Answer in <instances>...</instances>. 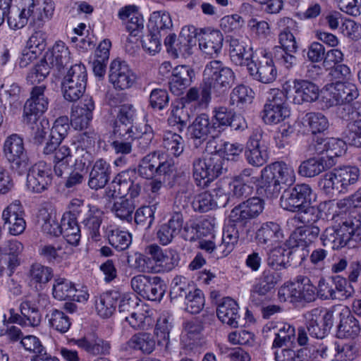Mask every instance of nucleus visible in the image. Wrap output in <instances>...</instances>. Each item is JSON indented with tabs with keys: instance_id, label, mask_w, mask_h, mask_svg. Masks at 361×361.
<instances>
[{
	"instance_id": "obj_1",
	"label": "nucleus",
	"mask_w": 361,
	"mask_h": 361,
	"mask_svg": "<svg viewBox=\"0 0 361 361\" xmlns=\"http://www.w3.org/2000/svg\"><path fill=\"white\" fill-rule=\"evenodd\" d=\"M287 164L284 162L273 163L262 170L261 177L256 188L258 197L263 199H274L279 196L280 183L286 184L289 180Z\"/></svg>"
},
{
	"instance_id": "obj_2",
	"label": "nucleus",
	"mask_w": 361,
	"mask_h": 361,
	"mask_svg": "<svg viewBox=\"0 0 361 361\" xmlns=\"http://www.w3.org/2000/svg\"><path fill=\"white\" fill-rule=\"evenodd\" d=\"M226 160L218 153L195 158L192 161V176L197 186L204 188L226 171Z\"/></svg>"
},
{
	"instance_id": "obj_3",
	"label": "nucleus",
	"mask_w": 361,
	"mask_h": 361,
	"mask_svg": "<svg viewBox=\"0 0 361 361\" xmlns=\"http://www.w3.org/2000/svg\"><path fill=\"white\" fill-rule=\"evenodd\" d=\"M325 236L332 243L334 249L355 247V243L361 241V214L351 215L337 228L326 229Z\"/></svg>"
},
{
	"instance_id": "obj_4",
	"label": "nucleus",
	"mask_w": 361,
	"mask_h": 361,
	"mask_svg": "<svg viewBox=\"0 0 361 361\" xmlns=\"http://www.w3.org/2000/svg\"><path fill=\"white\" fill-rule=\"evenodd\" d=\"M205 82L212 85V92L219 96L231 87L235 80L233 71L224 66L219 60H213L208 63L204 71Z\"/></svg>"
},
{
	"instance_id": "obj_5",
	"label": "nucleus",
	"mask_w": 361,
	"mask_h": 361,
	"mask_svg": "<svg viewBox=\"0 0 361 361\" xmlns=\"http://www.w3.org/2000/svg\"><path fill=\"white\" fill-rule=\"evenodd\" d=\"M135 171V169L126 170L118 173L106 191L107 196L114 197L118 195H128L131 199L138 197L142 192V187L141 182L136 180Z\"/></svg>"
},
{
	"instance_id": "obj_6",
	"label": "nucleus",
	"mask_w": 361,
	"mask_h": 361,
	"mask_svg": "<svg viewBox=\"0 0 361 361\" xmlns=\"http://www.w3.org/2000/svg\"><path fill=\"white\" fill-rule=\"evenodd\" d=\"M312 190L307 184L295 186V222L314 223L317 220L316 209L311 206Z\"/></svg>"
},
{
	"instance_id": "obj_7",
	"label": "nucleus",
	"mask_w": 361,
	"mask_h": 361,
	"mask_svg": "<svg viewBox=\"0 0 361 361\" xmlns=\"http://www.w3.org/2000/svg\"><path fill=\"white\" fill-rule=\"evenodd\" d=\"M133 290L149 300H160L166 290L164 281L159 276L137 275L131 279Z\"/></svg>"
},
{
	"instance_id": "obj_8",
	"label": "nucleus",
	"mask_w": 361,
	"mask_h": 361,
	"mask_svg": "<svg viewBox=\"0 0 361 361\" xmlns=\"http://www.w3.org/2000/svg\"><path fill=\"white\" fill-rule=\"evenodd\" d=\"M4 154L11 163L12 168L18 170V173L25 172L30 165L29 158L24 149L23 139L16 134H13L6 140L4 145Z\"/></svg>"
},
{
	"instance_id": "obj_9",
	"label": "nucleus",
	"mask_w": 361,
	"mask_h": 361,
	"mask_svg": "<svg viewBox=\"0 0 361 361\" xmlns=\"http://www.w3.org/2000/svg\"><path fill=\"white\" fill-rule=\"evenodd\" d=\"M264 205V200L258 197L248 198L231 210V220L246 228L250 220L257 218L262 212Z\"/></svg>"
},
{
	"instance_id": "obj_10",
	"label": "nucleus",
	"mask_w": 361,
	"mask_h": 361,
	"mask_svg": "<svg viewBox=\"0 0 361 361\" xmlns=\"http://www.w3.org/2000/svg\"><path fill=\"white\" fill-rule=\"evenodd\" d=\"M51 181V166L45 161L36 163L28 171L27 187L33 192L40 193L46 190Z\"/></svg>"
},
{
	"instance_id": "obj_11",
	"label": "nucleus",
	"mask_w": 361,
	"mask_h": 361,
	"mask_svg": "<svg viewBox=\"0 0 361 361\" xmlns=\"http://www.w3.org/2000/svg\"><path fill=\"white\" fill-rule=\"evenodd\" d=\"M83 202L75 199L71 202L72 207L82 206L83 211L86 212L81 224L91 239L95 242L100 240L101 235L99 228L102 222V212L97 207L92 204L83 205Z\"/></svg>"
},
{
	"instance_id": "obj_12",
	"label": "nucleus",
	"mask_w": 361,
	"mask_h": 361,
	"mask_svg": "<svg viewBox=\"0 0 361 361\" xmlns=\"http://www.w3.org/2000/svg\"><path fill=\"white\" fill-rule=\"evenodd\" d=\"M311 224H302L295 229V254L302 262L308 256L310 246L317 238L319 228Z\"/></svg>"
},
{
	"instance_id": "obj_13",
	"label": "nucleus",
	"mask_w": 361,
	"mask_h": 361,
	"mask_svg": "<svg viewBox=\"0 0 361 361\" xmlns=\"http://www.w3.org/2000/svg\"><path fill=\"white\" fill-rule=\"evenodd\" d=\"M279 46L274 48V58L287 69L293 63V34L289 26L285 27L279 35Z\"/></svg>"
},
{
	"instance_id": "obj_14",
	"label": "nucleus",
	"mask_w": 361,
	"mask_h": 361,
	"mask_svg": "<svg viewBox=\"0 0 361 361\" xmlns=\"http://www.w3.org/2000/svg\"><path fill=\"white\" fill-rule=\"evenodd\" d=\"M214 127L209 116L202 114L197 116L188 126L187 136L189 140L192 141L195 147H199L207 140L209 135L213 134V137L217 135Z\"/></svg>"
},
{
	"instance_id": "obj_15",
	"label": "nucleus",
	"mask_w": 361,
	"mask_h": 361,
	"mask_svg": "<svg viewBox=\"0 0 361 361\" xmlns=\"http://www.w3.org/2000/svg\"><path fill=\"white\" fill-rule=\"evenodd\" d=\"M247 70L255 80L264 84L273 82L277 76V71L271 59L265 56L255 59L248 63Z\"/></svg>"
},
{
	"instance_id": "obj_16",
	"label": "nucleus",
	"mask_w": 361,
	"mask_h": 361,
	"mask_svg": "<svg viewBox=\"0 0 361 361\" xmlns=\"http://www.w3.org/2000/svg\"><path fill=\"white\" fill-rule=\"evenodd\" d=\"M23 216V205L19 200H15L3 210L1 219L9 233L13 235H18L23 233L26 227Z\"/></svg>"
},
{
	"instance_id": "obj_17",
	"label": "nucleus",
	"mask_w": 361,
	"mask_h": 361,
	"mask_svg": "<svg viewBox=\"0 0 361 361\" xmlns=\"http://www.w3.org/2000/svg\"><path fill=\"white\" fill-rule=\"evenodd\" d=\"M43 85L32 87L30 98L25 104L23 114L27 122H35L44 113L49 104L48 98L44 94Z\"/></svg>"
},
{
	"instance_id": "obj_18",
	"label": "nucleus",
	"mask_w": 361,
	"mask_h": 361,
	"mask_svg": "<svg viewBox=\"0 0 361 361\" xmlns=\"http://www.w3.org/2000/svg\"><path fill=\"white\" fill-rule=\"evenodd\" d=\"M146 252L150 255L152 262H154V269L159 271H169L178 266L179 262L178 254L173 250H162L161 247L153 244L146 248Z\"/></svg>"
},
{
	"instance_id": "obj_19",
	"label": "nucleus",
	"mask_w": 361,
	"mask_h": 361,
	"mask_svg": "<svg viewBox=\"0 0 361 361\" xmlns=\"http://www.w3.org/2000/svg\"><path fill=\"white\" fill-rule=\"evenodd\" d=\"M109 81L116 90H123L132 87L135 76L126 62L114 60L109 69Z\"/></svg>"
},
{
	"instance_id": "obj_20",
	"label": "nucleus",
	"mask_w": 361,
	"mask_h": 361,
	"mask_svg": "<svg viewBox=\"0 0 361 361\" xmlns=\"http://www.w3.org/2000/svg\"><path fill=\"white\" fill-rule=\"evenodd\" d=\"M199 47L204 58L215 59L220 54L224 36L219 30L203 32L198 35Z\"/></svg>"
},
{
	"instance_id": "obj_21",
	"label": "nucleus",
	"mask_w": 361,
	"mask_h": 361,
	"mask_svg": "<svg viewBox=\"0 0 361 361\" xmlns=\"http://www.w3.org/2000/svg\"><path fill=\"white\" fill-rule=\"evenodd\" d=\"M262 136V130L260 128H256L252 132L247 142L245 155L247 162L254 166H261L267 160L266 152L261 149L260 142Z\"/></svg>"
},
{
	"instance_id": "obj_22",
	"label": "nucleus",
	"mask_w": 361,
	"mask_h": 361,
	"mask_svg": "<svg viewBox=\"0 0 361 361\" xmlns=\"http://www.w3.org/2000/svg\"><path fill=\"white\" fill-rule=\"evenodd\" d=\"M195 73L192 68L186 65L176 66L171 72L169 87L170 91L175 95L182 94L184 90L189 87Z\"/></svg>"
},
{
	"instance_id": "obj_23",
	"label": "nucleus",
	"mask_w": 361,
	"mask_h": 361,
	"mask_svg": "<svg viewBox=\"0 0 361 361\" xmlns=\"http://www.w3.org/2000/svg\"><path fill=\"white\" fill-rule=\"evenodd\" d=\"M197 37V30L194 26L183 27L170 54L174 58H188L191 56Z\"/></svg>"
},
{
	"instance_id": "obj_24",
	"label": "nucleus",
	"mask_w": 361,
	"mask_h": 361,
	"mask_svg": "<svg viewBox=\"0 0 361 361\" xmlns=\"http://www.w3.org/2000/svg\"><path fill=\"white\" fill-rule=\"evenodd\" d=\"M288 240L284 244V247L279 246L274 247L268 252L267 264L274 269H281L290 266L289 257L292 254L291 238L293 236V231L288 228L286 233Z\"/></svg>"
},
{
	"instance_id": "obj_25",
	"label": "nucleus",
	"mask_w": 361,
	"mask_h": 361,
	"mask_svg": "<svg viewBox=\"0 0 361 361\" xmlns=\"http://www.w3.org/2000/svg\"><path fill=\"white\" fill-rule=\"evenodd\" d=\"M137 110L131 104H123L118 106L116 118L113 123V130L120 131H137L135 126L137 120Z\"/></svg>"
},
{
	"instance_id": "obj_26",
	"label": "nucleus",
	"mask_w": 361,
	"mask_h": 361,
	"mask_svg": "<svg viewBox=\"0 0 361 361\" xmlns=\"http://www.w3.org/2000/svg\"><path fill=\"white\" fill-rule=\"evenodd\" d=\"M72 342L87 353L93 355H106L110 353L111 344L96 334H89Z\"/></svg>"
},
{
	"instance_id": "obj_27",
	"label": "nucleus",
	"mask_w": 361,
	"mask_h": 361,
	"mask_svg": "<svg viewBox=\"0 0 361 361\" xmlns=\"http://www.w3.org/2000/svg\"><path fill=\"white\" fill-rule=\"evenodd\" d=\"M247 230L240 224L231 221L227 224L223 231L221 243L219 245V253L221 257L228 255L233 249L240 236L244 238L243 234Z\"/></svg>"
},
{
	"instance_id": "obj_28",
	"label": "nucleus",
	"mask_w": 361,
	"mask_h": 361,
	"mask_svg": "<svg viewBox=\"0 0 361 361\" xmlns=\"http://www.w3.org/2000/svg\"><path fill=\"white\" fill-rule=\"evenodd\" d=\"M111 166L104 159L94 162L89 174L88 186L94 190L104 188L110 180Z\"/></svg>"
},
{
	"instance_id": "obj_29",
	"label": "nucleus",
	"mask_w": 361,
	"mask_h": 361,
	"mask_svg": "<svg viewBox=\"0 0 361 361\" xmlns=\"http://www.w3.org/2000/svg\"><path fill=\"white\" fill-rule=\"evenodd\" d=\"M216 314L219 320L231 327L237 328L242 325L243 319L239 314L237 302L231 298H225L216 309Z\"/></svg>"
},
{
	"instance_id": "obj_30",
	"label": "nucleus",
	"mask_w": 361,
	"mask_h": 361,
	"mask_svg": "<svg viewBox=\"0 0 361 361\" xmlns=\"http://www.w3.org/2000/svg\"><path fill=\"white\" fill-rule=\"evenodd\" d=\"M228 42L231 61L236 66L247 67L255 58L252 49L236 38L231 37Z\"/></svg>"
},
{
	"instance_id": "obj_31",
	"label": "nucleus",
	"mask_w": 361,
	"mask_h": 361,
	"mask_svg": "<svg viewBox=\"0 0 361 361\" xmlns=\"http://www.w3.org/2000/svg\"><path fill=\"white\" fill-rule=\"evenodd\" d=\"M359 95L357 86L350 82L337 81L334 84V89L331 92V98L329 99L331 106L343 104V102H351Z\"/></svg>"
},
{
	"instance_id": "obj_32",
	"label": "nucleus",
	"mask_w": 361,
	"mask_h": 361,
	"mask_svg": "<svg viewBox=\"0 0 361 361\" xmlns=\"http://www.w3.org/2000/svg\"><path fill=\"white\" fill-rule=\"evenodd\" d=\"M32 10L29 14L30 24L37 28L42 27L53 16L54 6L51 0H44L42 5H37L33 1L27 6Z\"/></svg>"
},
{
	"instance_id": "obj_33",
	"label": "nucleus",
	"mask_w": 361,
	"mask_h": 361,
	"mask_svg": "<svg viewBox=\"0 0 361 361\" xmlns=\"http://www.w3.org/2000/svg\"><path fill=\"white\" fill-rule=\"evenodd\" d=\"M42 59L50 66V68L55 67L60 71L69 63L70 51L64 42L59 41L50 51L46 53Z\"/></svg>"
},
{
	"instance_id": "obj_34",
	"label": "nucleus",
	"mask_w": 361,
	"mask_h": 361,
	"mask_svg": "<svg viewBox=\"0 0 361 361\" xmlns=\"http://www.w3.org/2000/svg\"><path fill=\"white\" fill-rule=\"evenodd\" d=\"M211 84L203 80L200 87H190L180 101L183 104L196 102L200 106L207 107L211 101Z\"/></svg>"
},
{
	"instance_id": "obj_35",
	"label": "nucleus",
	"mask_w": 361,
	"mask_h": 361,
	"mask_svg": "<svg viewBox=\"0 0 361 361\" xmlns=\"http://www.w3.org/2000/svg\"><path fill=\"white\" fill-rule=\"evenodd\" d=\"M340 322L338 326L339 337L355 338L361 331L359 321L347 309L339 312Z\"/></svg>"
},
{
	"instance_id": "obj_36",
	"label": "nucleus",
	"mask_w": 361,
	"mask_h": 361,
	"mask_svg": "<svg viewBox=\"0 0 361 361\" xmlns=\"http://www.w3.org/2000/svg\"><path fill=\"white\" fill-rule=\"evenodd\" d=\"M335 164L336 161L326 160L324 157L318 159L310 158L301 163L298 168V173L304 177H314L331 169Z\"/></svg>"
},
{
	"instance_id": "obj_37",
	"label": "nucleus",
	"mask_w": 361,
	"mask_h": 361,
	"mask_svg": "<svg viewBox=\"0 0 361 361\" xmlns=\"http://www.w3.org/2000/svg\"><path fill=\"white\" fill-rule=\"evenodd\" d=\"M295 303L304 305L315 299V288L311 283L309 278L303 276H298L295 282Z\"/></svg>"
},
{
	"instance_id": "obj_38",
	"label": "nucleus",
	"mask_w": 361,
	"mask_h": 361,
	"mask_svg": "<svg viewBox=\"0 0 361 361\" xmlns=\"http://www.w3.org/2000/svg\"><path fill=\"white\" fill-rule=\"evenodd\" d=\"M173 27L171 16L166 11H154L149 17L147 24V30H153L155 33L164 37Z\"/></svg>"
},
{
	"instance_id": "obj_39",
	"label": "nucleus",
	"mask_w": 361,
	"mask_h": 361,
	"mask_svg": "<svg viewBox=\"0 0 361 361\" xmlns=\"http://www.w3.org/2000/svg\"><path fill=\"white\" fill-rule=\"evenodd\" d=\"M319 96V89L307 80H295V103L311 102Z\"/></svg>"
},
{
	"instance_id": "obj_40",
	"label": "nucleus",
	"mask_w": 361,
	"mask_h": 361,
	"mask_svg": "<svg viewBox=\"0 0 361 361\" xmlns=\"http://www.w3.org/2000/svg\"><path fill=\"white\" fill-rule=\"evenodd\" d=\"M127 343L130 348L140 350L145 355L151 354L154 350L156 346V341L153 336L146 332L134 334Z\"/></svg>"
},
{
	"instance_id": "obj_41",
	"label": "nucleus",
	"mask_w": 361,
	"mask_h": 361,
	"mask_svg": "<svg viewBox=\"0 0 361 361\" xmlns=\"http://www.w3.org/2000/svg\"><path fill=\"white\" fill-rule=\"evenodd\" d=\"M283 334L285 332L282 331L277 334L273 343L274 348L285 347L275 352L276 361H293L291 336L290 334L283 336Z\"/></svg>"
},
{
	"instance_id": "obj_42",
	"label": "nucleus",
	"mask_w": 361,
	"mask_h": 361,
	"mask_svg": "<svg viewBox=\"0 0 361 361\" xmlns=\"http://www.w3.org/2000/svg\"><path fill=\"white\" fill-rule=\"evenodd\" d=\"M321 310L314 308L303 314L310 335L316 338H323L328 334L325 327L319 322L321 319Z\"/></svg>"
},
{
	"instance_id": "obj_43",
	"label": "nucleus",
	"mask_w": 361,
	"mask_h": 361,
	"mask_svg": "<svg viewBox=\"0 0 361 361\" xmlns=\"http://www.w3.org/2000/svg\"><path fill=\"white\" fill-rule=\"evenodd\" d=\"M288 231H286L287 233ZM286 235L283 232H281L280 226L274 222H267L263 224L259 229L257 230L256 233V238L261 244H267L274 241L279 240L281 238Z\"/></svg>"
},
{
	"instance_id": "obj_44",
	"label": "nucleus",
	"mask_w": 361,
	"mask_h": 361,
	"mask_svg": "<svg viewBox=\"0 0 361 361\" xmlns=\"http://www.w3.org/2000/svg\"><path fill=\"white\" fill-rule=\"evenodd\" d=\"M338 168L324 173L319 179V188L326 195L343 192Z\"/></svg>"
},
{
	"instance_id": "obj_45",
	"label": "nucleus",
	"mask_w": 361,
	"mask_h": 361,
	"mask_svg": "<svg viewBox=\"0 0 361 361\" xmlns=\"http://www.w3.org/2000/svg\"><path fill=\"white\" fill-rule=\"evenodd\" d=\"M113 134L115 140L111 143V147L116 154H128L133 150L134 146L133 132L114 130Z\"/></svg>"
},
{
	"instance_id": "obj_46",
	"label": "nucleus",
	"mask_w": 361,
	"mask_h": 361,
	"mask_svg": "<svg viewBox=\"0 0 361 361\" xmlns=\"http://www.w3.org/2000/svg\"><path fill=\"white\" fill-rule=\"evenodd\" d=\"M118 300L117 292L106 293L100 295L95 304L98 314L103 318L110 317L116 310Z\"/></svg>"
},
{
	"instance_id": "obj_47",
	"label": "nucleus",
	"mask_w": 361,
	"mask_h": 361,
	"mask_svg": "<svg viewBox=\"0 0 361 361\" xmlns=\"http://www.w3.org/2000/svg\"><path fill=\"white\" fill-rule=\"evenodd\" d=\"M358 355L355 343L336 341L334 343V361H353Z\"/></svg>"
},
{
	"instance_id": "obj_48",
	"label": "nucleus",
	"mask_w": 361,
	"mask_h": 361,
	"mask_svg": "<svg viewBox=\"0 0 361 361\" xmlns=\"http://www.w3.org/2000/svg\"><path fill=\"white\" fill-rule=\"evenodd\" d=\"M158 152L154 151L145 156L137 168L138 175L142 178L152 179L157 176Z\"/></svg>"
},
{
	"instance_id": "obj_49",
	"label": "nucleus",
	"mask_w": 361,
	"mask_h": 361,
	"mask_svg": "<svg viewBox=\"0 0 361 361\" xmlns=\"http://www.w3.org/2000/svg\"><path fill=\"white\" fill-rule=\"evenodd\" d=\"M75 137L81 147L80 149H78V152L82 156L80 162L83 166H85L87 161L90 162V158L91 156V154L87 151V149L94 147L97 139V134L94 130L89 129L78 133Z\"/></svg>"
},
{
	"instance_id": "obj_50",
	"label": "nucleus",
	"mask_w": 361,
	"mask_h": 361,
	"mask_svg": "<svg viewBox=\"0 0 361 361\" xmlns=\"http://www.w3.org/2000/svg\"><path fill=\"white\" fill-rule=\"evenodd\" d=\"M134 200L130 197L128 199L121 197L116 201L111 209L116 216L127 222H131L133 220V213L136 207Z\"/></svg>"
},
{
	"instance_id": "obj_51",
	"label": "nucleus",
	"mask_w": 361,
	"mask_h": 361,
	"mask_svg": "<svg viewBox=\"0 0 361 361\" xmlns=\"http://www.w3.org/2000/svg\"><path fill=\"white\" fill-rule=\"evenodd\" d=\"M262 114V118L265 123L276 124L288 118L291 111L289 106L278 108L264 105Z\"/></svg>"
},
{
	"instance_id": "obj_52",
	"label": "nucleus",
	"mask_w": 361,
	"mask_h": 361,
	"mask_svg": "<svg viewBox=\"0 0 361 361\" xmlns=\"http://www.w3.org/2000/svg\"><path fill=\"white\" fill-rule=\"evenodd\" d=\"M171 319L169 317L161 316L156 324L154 334L157 338V344L163 346L165 349L169 348V334L172 328Z\"/></svg>"
},
{
	"instance_id": "obj_53",
	"label": "nucleus",
	"mask_w": 361,
	"mask_h": 361,
	"mask_svg": "<svg viewBox=\"0 0 361 361\" xmlns=\"http://www.w3.org/2000/svg\"><path fill=\"white\" fill-rule=\"evenodd\" d=\"M233 116V111L225 106L215 107L213 110V116L211 121L216 134L220 133L231 123Z\"/></svg>"
},
{
	"instance_id": "obj_54",
	"label": "nucleus",
	"mask_w": 361,
	"mask_h": 361,
	"mask_svg": "<svg viewBox=\"0 0 361 361\" xmlns=\"http://www.w3.org/2000/svg\"><path fill=\"white\" fill-rule=\"evenodd\" d=\"M50 327L54 330L64 334L68 331L71 323L70 318L63 312L56 309H54L47 314Z\"/></svg>"
},
{
	"instance_id": "obj_55",
	"label": "nucleus",
	"mask_w": 361,
	"mask_h": 361,
	"mask_svg": "<svg viewBox=\"0 0 361 361\" xmlns=\"http://www.w3.org/2000/svg\"><path fill=\"white\" fill-rule=\"evenodd\" d=\"M77 292L74 284L66 279L59 278L55 279L53 286V295L59 300L72 299Z\"/></svg>"
},
{
	"instance_id": "obj_56",
	"label": "nucleus",
	"mask_w": 361,
	"mask_h": 361,
	"mask_svg": "<svg viewBox=\"0 0 361 361\" xmlns=\"http://www.w3.org/2000/svg\"><path fill=\"white\" fill-rule=\"evenodd\" d=\"M23 245L16 240H9L0 245V252L10 261V266L17 267L20 264L18 255L23 250Z\"/></svg>"
},
{
	"instance_id": "obj_57",
	"label": "nucleus",
	"mask_w": 361,
	"mask_h": 361,
	"mask_svg": "<svg viewBox=\"0 0 361 361\" xmlns=\"http://www.w3.org/2000/svg\"><path fill=\"white\" fill-rule=\"evenodd\" d=\"M135 137L133 138L134 147L138 151L145 152L149 149L153 139L154 131L151 126L145 125L143 128L137 131L133 130Z\"/></svg>"
},
{
	"instance_id": "obj_58",
	"label": "nucleus",
	"mask_w": 361,
	"mask_h": 361,
	"mask_svg": "<svg viewBox=\"0 0 361 361\" xmlns=\"http://www.w3.org/2000/svg\"><path fill=\"white\" fill-rule=\"evenodd\" d=\"M128 266L138 272L157 271L154 269V264L152 263L150 257H147L140 252H135L134 255H128L127 257Z\"/></svg>"
},
{
	"instance_id": "obj_59",
	"label": "nucleus",
	"mask_w": 361,
	"mask_h": 361,
	"mask_svg": "<svg viewBox=\"0 0 361 361\" xmlns=\"http://www.w3.org/2000/svg\"><path fill=\"white\" fill-rule=\"evenodd\" d=\"M28 276L32 283L46 284L53 277V271L50 267L36 263L30 267Z\"/></svg>"
},
{
	"instance_id": "obj_60",
	"label": "nucleus",
	"mask_w": 361,
	"mask_h": 361,
	"mask_svg": "<svg viewBox=\"0 0 361 361\" xmlns=\"http://www.w3.org/2000/svg\"><path fill=\"white\" fill-rule=\"evenodd\" d=\"M20 309L28 326L35 327L40 324L42 315L36 304L30 300H25L20 304Z\"/></svg>"
},
{
	"instance_id": "obj_61",
	"label": "nucleus",
	"mask_w": 361,
	"mask_h": 361,
	"mask_svg": "<svg viewBox=\"0 0 361 361\" xmlns=\"http://www.w3.org/2000/svg\"><path fill=\"white\" fill-rule=\"evenodd\" d=\"M195 289L190 286L189 281L183 276H176L171 282L170 297L171 300L185 298Z\"/></svg>"
},
{
	"instance_id": "obj_62",
	"label": "nucleus",
	"mask_w": 361,
	"mask_h": 361,
	"mask_svg": "<svg viewBox=\"0 0 361 361\" xmlns=\"http://www.w3.org/2000/svg\"><path fill=\"white\" fill-rule=\"evenodd\" d=\"M163 146L175 157L180 156L184 149L183 137L176 133L167 132L164 135Z\"/></svg>"
},
{
	"instance_id": "obj_63",
	"label": "nucleus",
	"mask_w": 361,
	"mask_h": 361,
	"mask_svg": "<svg viewBox=\"0 0 361 361\" xmlns=\"http://www.w3.org/2000/svg\"><path fill=\"white\" fill-rule=\"evenodd\" d=\"M109 244L118 251L126 250L132 242L131 234L118 229L111 230L108 234Z\"/></svg>"
},
{
	"instance_id": "obj_64",
	"label": "nucleus",
	"mask_w": 361,
	"mask_h": 361,
	"mask_svg": "<svg viewBox=\"0 0 361 361\" xmlns=\"http://www.w3.org/2000/svg\"><path fill=\"white\" fill-rule=\"evenodd\" d=\"M344 139L350 145L361 147V118L350 122L347 125Z\"/></svg>"
}]
</instances>
